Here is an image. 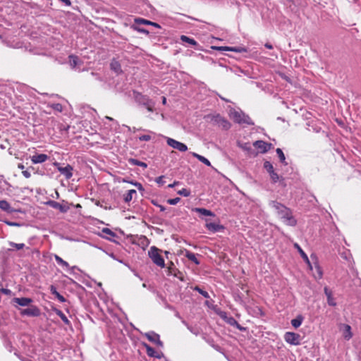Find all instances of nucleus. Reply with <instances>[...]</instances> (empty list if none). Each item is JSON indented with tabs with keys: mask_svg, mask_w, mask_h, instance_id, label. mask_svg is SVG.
I'll use <instances>...</instances> for the list:
<instances>
[{
	"mask_svg": "<svg viewBox=\"0 0 361 361\" xmlns=\"http://www.w3.org/2000/svg\"><path fill=\"white\" fill-rule=\"evenodd\" d=\"M276 154H277V155H278V157H279V158L280 161H281L283 164H284L285 165H287V163L286 162V157H285V155H284V154H283V152L282 149H280V148H277V149H276Z\"/></svg>",
	"mask_w": 361,
	"mask_h": 361,
	"instance_id": "35",
	"label": "nucleus"
},
{
	"mask_svg": "<svg viewBox=\"0 0 361 361\" xmlns=\"http://www.w3.org/2000/svg\"><path fill=\"white\" fill-rule=\"evenodd\" d=\"M69 63L71 66H72L73 68H75L79 63L78 57L74 55H71L69 56Z\"/></svg>",
	"mask_w": 361,
	"mask_h": 361,
	"instance_id": "33",
	"label": "nucleus"
},
{
	"mask_svg": "<svg viewBox=\"0 0 361 361\" xmlns=\"http://www.w3.org/2000/svg\"><path fill=\"white\" fill-rule=\"evenodd\" d=\"M134 28H135V30H136L137 32H139L140 33H144L146 35H148L149 33L148 30H147L146 29H144V28H140V27H135Z\"/></svg>",
	"mask_w": 361,
	"mask_h": 361,
	"instance_id": "47",
	"label": "nucleus"
},
{
	"mask_svg": "<svg viewBox=\"0 0 361 361\" xmlns=\"http://www.w3.org/2000/svg\"><path fill=\"white\" fill-rule=\"evenodd\" d=\"M206 228L212 232H217L222 228V226L219 224L212 223V222H207L205 225Z\"/></svg>",
	"mask_w": 361,
	"mask_h": 361,
	"instance_id": "18",
	"label": "nucleus"
},
{
	"mask_svg": "<svg viewBox=\"0 0 361 361\" xmlns=\"http://www.w3.org/2000/svg\"><path fill=\"white\" fill-rule=\"evenodd\" d=\"M180 40L183 42H186L190 44L191 46L196 47L197 45V42L192 38H190L186 35H181Z\"/></svg>",
	"mask_w": 361,
	"mask_h": 361,
	"instance_id": "26",
	"label": "nucleus"
},
{
	"mask_svg": "<svg viewBox=\"0 0 361 361\" xmlns=\"http://www.w3.org/2000/svg\"><path fill=\"white\" fill-rule=\"evenodd\" d=\"M108 255H109V256L110 257H111L112 259H115V260H118V259L116 257V256L114 255V253H110V254H108Z\"/></svg>",
	"mask_w": 361,
	"mask_h": 361,
	"instance_id": "53",
	"label": "nucleus"
},
{
	"mask_svg": "<svg viewBox=\"0 0 361 361\" xmlns=\"http://www.w3.org/2000/svg\"><path fill=\"white\" fill-rule=\"evenodd\" d=\"M230 117L237 123L240 125H254L248 115L245 114L241 110L237 111L231 109L230 111Z\"/></svg>",
	"mask_w": 361,
	"mask_h": 361,
	"instance_id": "2",
	"label": "nucleus"
},
{
	"mask_svg": "<svg viewBox=\"0 0 361 361\" xmlns=\"http://www.w3.org/2000/svg\"><path fill=\"white\" fill-rule=\"evenodd\" d=\"M303 317L301 314L298 315L295 319H293L290 322L291 325L297 329L300 327L303 322Z\"/></svg>",
	"mask_w": 361,
	"mask_h": 361,
	"instance_id": "20",
	"label": "nucleus"
},
{
	"mask_svg": "<svg viewBox=\"0 0 361 361\" xmlns=\"http://www.w3.org/2000/svg\"><path fill=\"white\" fill-rule=\"evenodd\" d=\"M145 336L147 338L149 341L156 343L159 346H162L163 343L160 341L159 335L154 331H150L145 334Z\"/></svg>",
	"mask_w": 361,
	"mask_h": 361,
	"instance_id": "11",
	"label": "nucleus"
},
{
	"mask_svg": "<svg viewBox=\"0 0 361 361\" xmlns=\"http://www.w3.org/2000/svg\"><path fill=\"white\" fill-rule=\"evenodd\" d=\"M171 266L168 267V272H169L168 274L173 275V276L178 277L177 274L175 273L176 270H174V269L172 267L173 266V264L171 263Z\"/></svg>",
	"mask_w": 361,
	"mask_h": 361,
	"instance_id": "45",
	"label": "nucleus"
},
{
	"mask_svg": "<svg viewBox=\"0 0 361 361\" xmlns=\"http://www.w3.org/2000/svg\"><path fill=\"white\" fill-rule=\"evenodd\" d=\"M264 47L269 49H271L273 48V46L269 43H266Z\"/></svg>",
	"mask_w": 361,
	"mask_h": 361,
	"instance_id": "51",
	"label": "nucleus"
},
{
	"mask_svg": "<svg viewBox=\"0 0 361 361\" xmlns=\"http://www.w3.org/2000/svg\"><path fill=\"white\" fill-rule=\"evenodd\" d=\"M137 192L134 189L129 190L124 195H123V200L125 202L128 203L130 202L133 197L134 195H136Z\"/></svg>",
	"mask_w": 361,
	"mask_h": 361,
	"instance_id": "21",
	"label": "nucleus"
},
{
	"mask_svg": "<svg viewBox=\"0 0 361 361\" xmlns=\"http://www.w3.org/2000/svg\"><path fill=\"white\" fill-rule=\"evenodd\" d=\"M106 118L109 120V121H113V118H111V117H109V116H106Z\"/></svg>",
	"mask_w": 361,
	"mask_h": 361,
	"instance_id": "60",
	"label": "nucleus"
},
{
	"mask_svg": "<svg viewBox=\"0 0 361 361\" xmlns=\"http://www.w3.org/2000/svg\"><path fill=\"white\" fill-rule=\"evenodd\" d=\"M22 173L26 178H29L31 176V173L27 170L23 171Z\"/></svg>",
	"mask_w": 361,
	"mask_h": 361,
	"instance_id": "48",
	"label": "nucleus"
},
{
	"mask_svg": "<svg viewBox=\"0 0 361 361\" xmlns=\"http://www.w3.org/2000/svg\"><path fill=\"white\" fill-rule=\"evenodd\" d=\"M47 204L54 209H59L62 213L67 212L70 209L68 202L65 201H63V203H59L54 200H49L47 202Z\"/></svg>",
	"mask_w": 361,
	"mask_h": 361,
	"instance_id": "7",
	"label": "nucleus"
},
{
	"mask_svg": "<svg viewBox=\"0 0 361 361\" xmlns=\"http://www.w3.org/2000/svg\"><path fill=\"white\" fill-rule=\"evenodd\" d=\"M157 183H161L162 182V176H159L156 179Z\"/></svg>",
	"mask_w": 361,
	"mask_h": 361,
	"instance_id": "52",
	"label": "nucleus"
},
{
	"mask_svg": "<svg viewBox=\"0 0 361 361\" xmlns=\"http://www.w3.org/2000/svg\"><path fill=\"white\" fill-rule=\"evenodd\" d=\"M0 209L8 213L13 212L10 204L6 200H0Z\"/></svg>",
	"mask_w": 361,
	"mask_h": 361,
	"instance_id": "22",
	"label": "nucleus"
},
{
	"mask_svg": "<svg viewBox=\"0 0 361 361\" xmlns=\"http://www.w3.org/2000/svg\"><path fill=\"white\" fill-rule=\"evenodd\" d=\"M117 261L119 262L120 263H123L122 260L118 259Z\"/></svg>",
	"mask_w": 361,
	"mask_h": 361,
	"instance_id": "62",
	"label": "nucleus"
},
{
	"mask_svg": "<svg viewBox=\"0 0 361 361\" xmlns=\"http://www.w3.org/2000/svg\"><path fill=\"white\" fill-rule=\"evenodd\" d=\"M185 257H187L189 260L194 262L196 265H199L200 262L197 259L196 255L189 250H185Z\"/></svg>",
	"mask_w": 361,
	"mask_h": 361,
	"instance_id": "19",
	"label": "nucleus"
},
{
	"mask_svg": "<svg viewBox=\"0 0 361 361\" xmlns=\"http://www.w3.org/2000/svg\"><path fill=\"white\" fill-rule=\"evenodd\" d=\"M142 286H143V287H146V284H145V283H143V284H142Z\"/></svg>",
	"mask_w": 361,
	"mask_h": 361,
	"instance_id": "64",
	"label": "nucleus"
},
{
	"mask_svg": "<svg viewBox=\"0 0 361 361\" xmlns=\"http://www.w3.org/2000/svg\"><path fill=\"white\" fill-rule=\"evenodd\" d=\"M102 233L108 235V236L106 237V238L108 240H111V238H114L116 236V233L108 228H102Z\"/></svg>",
	"mask_w": 361,
	"mask_h": 361,
	"instance_id": "32",
	"label": "nucleus"
},
{
	"mask_svg": "<svg viewBox=\"0 0 361 361\" xmlns=\"http://www.w3.org/2000/svg\"><path fill=\"white\" fill-rule=\"evenodd\" d=\"M53 109L61 112L63 111V106L61 104L56 103L51 105Z\"/></svg>",
	"mask_w": 361,
	"mask_h": 361,
	"instance_id": "44",
	"label": "nucleus"
},
{
	"mask_svg": "<svg viewBox=\"0 0 361 361\" xmlns=\"http://www.w3.org/2000/svg\"><path fill=\"white\" fill-rule=\"evenodd\" d=\"M135 23L137 24H144V25H150L151 21L143 19V18H137L135 20Z\"/></svg>",
	"mask_w": 361,
	"mask_h": 361,
	"instance_id": "42",
	"label": "nucleus"
},
{
	"mask_svg": "<svg viewBox=\"0 0 361 361\" xmlns=\"http://www.w3.org/2000/svg\"><path fill=\"white\" fill-rule=\"evenodd\" d=\"M166 138L167 145L169 146H170L171 147L176 149L182 152H186L188 150V147L184 143L177 141L171 137H166Z\"/></svg>",
	"mask_w": 361,
	"mask_h": 361,
	"instance_id": "6",
	"label": "nucleus"
},
{
	"mask_svg": "<svg viewBox=\"0 0 361 361\" xmlns=\"http://www.w3.org/2000/svg\"><path fill=\"white\" fill-rule=\"evenodd\" d=\"M192 155L194 157L197 158L200 161H201L202 163L204 164L205 165H207L208 166H211V162L206 157H203V156H202L200 154H198L196 152H192Z\"/></svg>",
	"mask_w": 361,
	"mask_h": 361,
	"instance_id": "24",
	"label": "nucleus"
},
{
	"mask_svg": "<svg viewBox=\"0 0 361 361\" xmlns=\"http://www.w3.org/2000/svg\"><path fill=\"white\" fill-rule=\"evenodd\" d=\"M151 140V136L149 135H142L139 137V140L140 141H149Z\"/></svg>",
	"mask_w": 361,
	"mask_h": 361,
	"instance_id": "46",
	"label": "nucleus"
},
{
	"mask_svg": "<svg viewBox=\"0 0 361 361\" xmlns=\"http://www.w3.org/2000/svg\"><path fill=\"white\" fill-rule=\"evenodd\" d=\"M144 346L145 347L147 353L149 357H159V355L157 354V352L154 350L153 348H152L151 346L146 343H144Z\"/></svg>",
	"mask_w": 361,
	"mask_h": 361,
	"instance_id": "29",
	"label": "nucleus"
},
{
	"mask_svg": "<svg viewBox=\"0 0 361 361\" xmlns=\"http://www.w3.org/2000/svg\"><path fill=\"white\" fill-rule=\"evenodd\" d=\"M49 157L45 154H35L31 157V161L34 164H42L45 162Z\"/></svg>",
	"mask_w": 361,
	"mask_h": 361,
	"instance_id": "13",
	"label": "nucleus"
},
{
	"mask_svg": "<svg viewBox=\"0 0 361 361\" xmlns=\"http://www.w3.org/2000/svg\"><path fill=\"white\" fill-rule=\"evenodd\" d=\"M159 250L155 246H152L148 251V255L152 260L153 263L156 265L164 268L165 267V262L164 258L159 254Z\"/></svg>",
	"mask_w": 361,
	"mask_h": 361,
	"instance_id": "4",
	"label": "nucleus"
},
{
	"mask_svg": "<svg viewBox=\"0 0 361 361\" xmlns=\"http://www.w3.org/2000/svg\"><path fill=\"white\" fill-rule=\"evenodd\" d=\"M129 161L130 164H132L133 165H135V166H139L144 169H146L147 167V164L146 163L142 162L138 159H130Z\"/></svg>",
	"mask_w": 361,
	"mask_h": 361,
	"instance_id": "31",
	"label": "nucleus"
},
{
	"mask_svg": "<svg viewBox=\"0 0 361 361\" xmlns=\"http://www.w3.org/2000/svg\"><path fill=\"white\" fill-rule=\"evenodd\" d=\"M264 168L267 170L269 174L274 171L273 165L270 161H266L264 163Z\"/></svg>",
	"mask_w": 361,
	"mask_h": 361,
	"instance_id": "36",
	"label": "nucleus"
},
{
	"mask_svg": "<svg viewBox=\"0 0 361 361\" xmlns=\"http://www.w3.org/2000/svg\"><path fill=\"white\" fill-rule=\"evenodd\" d=\"M54 165L57 166L58 171L63 174L66 179H70L73 176V167L68 164L67 166L63 167L61 166L59 163H55Z\"/></svg>",
	"mask_w": 361,
	"mask_h": 361,
	"instance_id": "9",
	"label": "nucleus"
},
{
	"mask_svg": "<svg viewBox=\"0 0 361 361\" xmlns=\"http://www.w3.org/2000/svg\"><path fill=\"white\" fill-rule=\"evenodd\" d=\"M322 273L321 271H319V278H322Z\"/></svg>",
	"mask_w": 361,
	"mask_h": 361,
	"instance_id": "59",
	"label": "nucleus"
},
{
	"mask_svg": "<svg viewBox=\"0 0 361 361\" xmlns=\"http://www.w3.org/2000/svg\"><path fill=\"white\" fill-rule=\"evenodd\" d=\"M214 121L224 129L227 130L229 129L231 127V123L226 119L221 117L220 115L216 116L214 117Z\"/></svg>",
	"mask_w": 361,
	"mask_h": 361,
	"instance_id": "14",
	"label": "nucleus"
},
{
	"mask_svg": "<svg viewBox=\"0 0 361 361\" xmlns=\"http://www.w3.org/2000/svg\"><path fill=\"white\" fill-rule=\"evenodd\" d=\"M162 104H166V98L165 97H162Z\"/></svg>",
	"mask_w": 361,
	"mask_h": 361,
	"instance_id": "55",
	"label": "nucleus"
},
{
	"mask_svg": "<svg viewBox=\"0 0 361 361\" xmlns=\"http://www.w3.org/2000/svg\"><path fill=\"white\" fill-rule=\"evenodd\" d=\"M0 292L3 293L4 294L8 295L11 293V290L7 288H1Z\"/></svg>",
	"mask_w": 361,
	"mask_h": 361,
	"instance_id": "49",
	"label": "nucleus"
},
{
	"mask_svg": "<svg viewBox=\"0 0 361 361\" xmlns=\"http://www.w3.org/2000/svg\"><path fill=\"white\" fill-rule=\"evenodd\" d=\"M180 197H176V198L167 200V202L171 205H175V204H178L180 202Z\"/></svg>",
	"mask_w": 361,
	"mask_h": 361,
	"instance_id": "43",
	"label": "nucleus"
},
{
	"mask_svg": "<svg viewBox=\"0 0 361 361\" xmlns=\"http://www.w3.org/2000/svg\"><path fill=\"white\" fill-rule=\"evenodd\" d=\"M41 314L40 310L35 305L30 306L26 309L21 310L20 314L28 317H38Z\"/></svg>",
	"mask_w": 361,
	"mask_h": 361,
	"instance_id": "8",
	"label": "nucleus"
},
{
	"mask_svg": "<svg viewBox=\"0 0 361 361\" xmlns=\"http://www.w3.org/2000/svg\"><path fill=\"white\" fill-rule=\"evenodd\" d=\"M269 176L274 183H276L280 180V176L275 171H273L272 173H269Z\"/></svg>",
	"mask_w": 361,
	"mask_h": 361,
	"instance_id": "39",
	"label": "nucleus"
},
{
	"mask_svg": "<svg viewBox=\"0 0 361 361\" xmlns=\"http://www.w3.org/2000/svg\"><path fill=\"white\" fill-rule=\"evenodd\" d=\"M269 206L274 209L279 217L285 224L290 226L296 225L297 221L293 216L292 211L289 208L276 201H271Z\"/></svg>",
	"mask_w": 361,
	"mask_h": 361,
	"instance_id": "1",
	"label": "nucleus"
},
{
	"mask_svg": "<svg viewBox=\"0 0 361 361\" xmlns=\"http://www.w3.org/2000/svg\"><path fill=\"white\" fill-rule=\"evenodd\" d=\"M9 245L12 247H13V248H15V249H16L18 250L24 248L25 246V245L24 243H13V242H9Z\"/></svg>",
	"mask_w": 361,
	"mask_h": 361,
	"instance_id": "38",
	"label": "nucleus"
},
{
	"mask_svg": "<svg viewBox=\"0 0 361 361\" xmlns=\"http://www.w3.org/2000/svg\"><path fill=\"white\" fill-rule=\"evenodd\" d=\"M111 67L113 68V67L114 66V63H112L111 64Z\"/></svg>",
	"mask_w": 361,
	"mask_h": 361,
	"instance_id": "63",
	"label": "nucleus"
},
{
	"mask_svg": "<svg viewBox=\"0 0 361 361\" xmlns=\"http://www.w3.org/2000/svg\"><path fill=\"white\" fill-rule=\"evenodd\" d=\"M178 194L184 197H188L190 195V192L186 188H183L178 191Z\"/></svg>",
	"mask_w": 361,
	"mask_h": 361,
	"instance_id": "40",
	"label": "nucleus"
},
{
	"mask_svg": "<svg viewBox=\"0 0 361 361\" xmlns=\"http://www.w3.org/2000/svg\"><path fill=\"white\" fill-rule=\"evenodd\" d=\"M221 97V99L222 100H224V101L228 102V100H226L225 98H224V97Z\"/></svg>",
	"mask_w": 361,
	"mask_h": 361,
	"instance_id": "61",
	"label": "nucleus"
},
{
	"mask_svg": "<svg viewBox=\"0 0 361 361\" xmlns=\"http://www.w3.org/2000/svg\"><path fill=\"white\" fill-rule=\"evenodd\" d=\"M284 340L287 343L292 345H299L300 344V336L295 332H286Z\"/></svg>",
	"mask_w": 361,
	"mask_h": 361,
	"instance_id": "5",
	"label": "nucleus"
},
{
	"mask_svg": "<svg viewBox=\"0 0 361 361\" xmlns=\"http://www.w3.org/2000/svg\"><path fill=\"white\" fill-rule=\"evenodd\" d=\"M55 313L61 319V320L67 325H70V321L68 317L65 315V314L60 310L55 309Z\"/></svg>",
	"mask_w": 361,
	"mask_h": 361,
	"instance_id": "27",
	"label": "nucleus"
},
{
	"mask_svg": "<svg viewBox=\"0 0 361 361\" xmlns=\"http://www.w3.org/2000/svg\"><path fill=\"white\" fill-rule=\"evenodd\" d=\"M295 247L298 249V252H300L301 257L307 262L308 264H310L309 259L307 255L305 253V252L302 250V249L300 247V245L298 243H295L294 245Z\"/></svg>",
	"mask_w": 361,
	"mask_h": 361,
	"instance_id": "34",
	"label": "nucleus"
},
{
	"mask_svg": "<svg viewBox=\"0 0 361 361\" xmlns=\"http://www.w3.org/2000/svg\"><path fill=\"white\" fill-rule=\"evenodd\" d=\"M176 184H177V183H176V182H174L173 183L169 185V188H173V187L175 185H176Z\"/></svg>",
	"mask_w": 361,
	"mask_h": 361,
	"instance_id": "57",
	"label": "nucleus"
},
{
	"mask_svg": "<svg viewBox=\"0 0 361 361\" xmlns=\"http://www.w3.org/2000/svg\"><path fill=\"white\" fill-rule=\"evenodd\" d=\"M150 25H152V26L156 27H160L159 24H157V23L152 22V21H151Z\"/></svg>",
	"mask_w": 361,
	"mask_h": 361,
	"instance_id": "54",
	"label": "nucleus"
},
{
	"mask_svg": "<svg viewBox=\"0 0 361 361\" xmlns=\"http://www.w3.org/2000/svg\"><path fill=\"white\" fill-rule=\"evenodd\" d=\"M324 293L327 298V302L330 306H336V303L333 298L332 292L329 289L328 287H324Z\"/></svg>",
	"mask_w": 361,
	"mask_h": 361,
	"instance_id": "16",
	"label": "nucleus"
},
{
	"mask_svg": "<svg viewBox=\"0 0 361 361\" xmlns=\"http://www.w3.org/2000/svg\"><path fill=\"white\" fill-rule=\"evenodd\" d=\"M193 290L197 291V292H198L204 298H209V293L207 291H205V290H202V288H200L199 286L194 287Z\"/></svg>",
	"mask_w": 361,
	"mask_h": 361,
	"instance_id": "37",
	"label": "nucleus"
},
{
	"mask_svg": "<svg viewBox=\"0 0 361 361\" xmlns=\"http://www.w3.org/2000/svg\"><path fill=\"white\" fill-rule=\"evenodd\" d=\"M213 49L219 50V51H234L237 53L246 52L247 49L244 47H212Z\"/></svg>",
	"mask_w": 361,
	"mask_h": 361,
	"instance_id": "10",
	"label": "nucleus"
},
{
	"mask_svg": "<svg viewBox=\"0 0 361 361\" xmlns=\"http://www.w3.org/2000/svg\"><path fill=\"white\" fill-rule=\"evenodd\" d=\"M60 1L65 4L66 6H69L71 4V2L70 0H59Z\"/></svg>",
	"mask_w": 361,
	"mask_h": 361,
	"instance_id": "50",
	"label": "nucleus"
},
{
	"mask_svg": "<svg viewBox=\"0 0 361 361\" xmlns=\"http://www.w3.org/2000/svg\"><path fill=\"white\" fill-rule=\"evenodd\" d=\"M152 204L156 207H157L158 208H159L160 211L161 212H164L166 210V208L164 206L159 204L158 201L156 200H152L151 201Z\"/></svg>",
	"mask_w": 361,
	"mask_h": 361,
	"instance_id": "41",
	"label": "nucleus"
},
{
	"mask_svg": "<svg viewBox=\"0 0 361 361\" xmlns=\"http://www.w3.org/2000/svg\"><path fill=\"white\" fill-rule=\"evenodd\" d=\"M18 168L20 169H24V166L21 164H18Z\"/></svg>",
	"mask_w": 361,
	"mask_h": 361,
	"instance_id": "58",
	"label": "nucleus"
},
{
	"mask_svg": "<svg viewBox=\"0 0 361 361\" xmlns=\"http://www.w3.org/2000/svg\"><path fill=\"white\" fill-rule=\"evenodd\" d=\"M253 145L256 148L259 149L262 153L267 152L270 148V145L262 140H257Z\"/></svg>",
	"mask_w": 361,
	"mask_h": 361,
	"instance_id": "12",
	"label": "nucleus"
},
{
	"mask_svg": "<svg viewBox=\"0 0 361 361\" xmlns=\"http://www.w3.org/2000/svg\"><path fill=\"white\" fill-rule=\"evenodd\" d=\"M135 102L139 104L145 106L148 111L153 112L155 103L148 96L144 95L138 92H133Z\"/></svg>",
	"mask_w": 361,
	"mask_h": 361,
	"instance_id": "3",
	"label": "nucleus"
},
{
	"mask_svg": "<svg viewBox=\"0 0 361 361\" xmlns=\"http://www.w3.org/2000/svg\"><path fill=\"white\" fill-rule=\"evenodd\" d=\"M343 337L345 340L348 341L353 337V334L351 331V327L348 324H343Z\"/></svg>",
	"mask_w": 361,
	"mask_h": 361,
	"instance_id": "17",
	"label": "nucleus"
},
{
	"mask_svg": "<svg viewBox=\"0 0 361 361\" xmlns=\"http://www.w3.org/2000/svg\"><path fill=\"white\" fill-rule=\"evenodd\" d=\"M13 301L20 306L26 307L30 305V304L32 302V300L29 298H14Z\"/></svg>",
	"mask_w": 361,
	"mask_h": 361,
	"instance_id": "15",
	"label": "nucleus"
},
{
	"mask_svg": "<svg viewBox=\"0 0 361 361\" xmlns=\"http://www.w3.org/2000/svg\"><path fill=\"white\" fill-rule=\"evenodd\" d=\"M123 183H130L134 186H135L140 191H143L144 190V188L142 186V185L139 183V182H135V181H133V180H128L126 179H123L122 180Z\"/></svg>",
	"mask_w": 361,
	"mask_h": 361,
	"instance_id": "30",
	"label": "nucleus"
},
{
	"mask_svg": "<svg viewBox=\"0 0 361 361\" xmlns=\"http://www.w3.org/2000/svg\"><path fill=\"white\" fill-rule=\"evenodd\" d=\"M54 258L58 264L61 265L63 268L68 269L70 268L68 263L63 260L61 257L55 255Z\"/></svg>",
	"mask_w": 361,
	"mask_h": 361,
	"instance_id": "28",
	"label": "nucleus"
},
{
	"mask_svg": "<svg viewBox=\"0 0 361 361\" xmlns=\"http://www.w3.org/2000/svg\"><path fill=\"white\" fill-rule=\"evenodd\" d=\"M50 290H51V294H53L54 295L56 296V298L61 302H64L66 301V299L65 298L61 295L56 290V288L54 286H51L50 287Z\"/></svg>",
	"mask_w": 361,
	"mask_h": 361,
	"instance_id": "23",
	"label": "nucleus"
},
{
	"mask_svg": "<svg viewBox=\"0 0 361 361\" xmlns=\"http://www.w3.org/2000/svg\"><path fill=\"white\" fill-rule=\"evenodd\" d=\"M271 56H273L274 59H277V54L274 53H271Z\"/></svg>",
	"mask_w": 361,
	"mask_h": 361,
	"instance_id": "56",
	"label": "nucleus"
},
{
	"mask_svg": "<svg viewBox=\"0 0 361 361\" xmlns=\"http://www.w3.org/2000/svg\"><path fill=\"white\" fill-rule=\"evenodd\" d=\"M195 211L204 216H214L215 214L210 210L204 208H195Z\"/></svg>",
	"mask_w": 361,
	"mask_h": 361,
	"instance_id": "25",
	"label": "nucleus"
}]
</instances>
